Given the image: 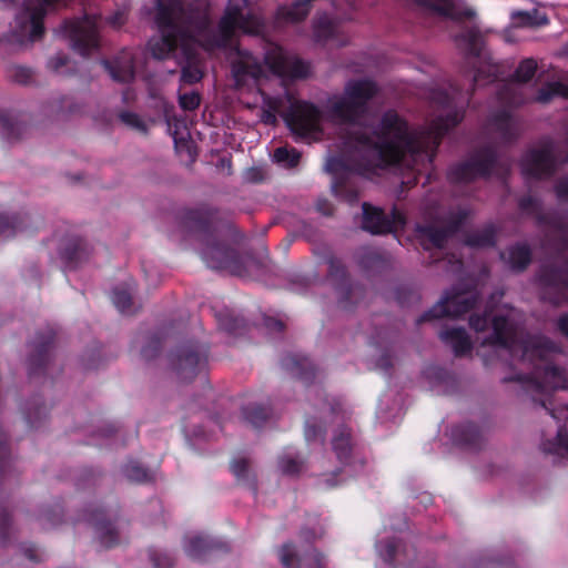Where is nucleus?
<instances>
[{"label": "nucleus", "instance_id": "f257e3e1", "mask_svg": "<svg viewBox=\"0 0 568 568\" xmlns=\"http://www.w3.org/2000/svg\"><path fill=\"white\" fill-rule=\"evenodd\" d=\"M463 115L455 111L439 116L432 131L410 130L409 123L394 109L386 110L372 133L355 131L351 140L368 155L364 169H385L403 164L432 163L440 140L457 126Z\"/></svg>", "mask_w": 568, "mask_h": 568}, {"label": "nucleus", "instance_id": "f03ea898", "mask_svg": "<svg viewBox=\"0 0 568 568\" xmlns=\"http://www.w3.org/2000/svg\"><path fill=\"white\" fill-rule=\"evenodd\" d=\"M490 323L493 332L484 343L501 346L511 354L520 352L523 363L531 367L530 373L505 377L504 383L518 382L526 390L540 394L565 386L566 372L554 363V355L561 352L557 343L541 335H528L517 341L513 321L500 311L493 317L485 312L483 315L473 314L469 318L470 327L477 332L485 331Z\"/></svg>", "mask_w": 568, "mask_h": 568}, {"label": "nucleus", "instance_id": "7ed1b4c3", "mask_svg": "<svg viewBox=\"0 0 568 568\" xmlns=\"http://www.w3.org/2000/svg\"><path fill=\"white\" fill-rule=\"evenodd\" d=\"M265 28L263 16L252 8L250 0L226 1L216 26L213 44L230 50V54H235L231 61V72L237 84H245L248 80L258 81L265 74L257 57L241 48L239 43H233L235 33L256 37L263 34Z\"/></svg>", "mask_w": 568, "mask_h": 568}, {"label": "nucleus", "instance_id": "20e7f679", "mask_svg": "<svg viewBox=\"0 0 568 568\" xmlns=\"http://www.w3.org/2000/svg\"><path fill=\"white\" fill-rule=\"evenodd\" d=\"M217 214V207L201 203L195 207L181 210L178 222L183 232L196 236L201 257L207 267L243 278L254 258L247 253L241 254L216 237L214 222Z\"/></svg>", "mask_w": 568, "mask_h": 568}, {"label": "nucleus", "instance_id": "39448f33", "mask_svg": "<svg viewBox=\"0 0 568 568\" xmlns=\"http://www.w3.org/2000/svg\"><path fill=\"white\" fill-rule=\"evenodd\" d=\"M378 91V85L371 79L351 80L343 97L332 105V112L342 123L362 125L369 113V102Z\"/></svg>", "mask_w": 568, "mask_h": 568}, {"label": "nucleus", "instance_id": "423d86ee", "mask_svg": "<svg viewBox=\"0 0 568 568\" xmlns=\"http://www.w3.org/2000/svg\"><path fill=\"white\" fill-rule=\"evenodd\" d=\"M445 295L417 321V324L435 318L458 317L473 310L479 302L478 286H453Z\"/></svg>", "mask_w": 568, "mask_h": 568}, {"label": "nucleus", "instance_id": "0eeeda50", "mask_svg": "<svg viewBox=\"0 0 568 568\" xmlns=\"http://www.w3.org/2000/svg\"><path fill=\"white\" fill-rule=\"evenodd\" d=\"M560 160L556 155V143L548 138L540 148L527 150L520 160V171L525 179L534 181L548 180L556 174Z\"/></svg>", "mask_w": 568, "mask_h": 568}, {"label": "nucleus", "instance_id": "6e6552de", "mask_svg": "<svg viewBox=\"0 0 568 568\" xmlns=\"http://www.w3.org/2000/svg\"><path fill=\"white\" fill-rule=\"evenodd\" d=\"M209 352L196 342H185L169 355L170 368L180 382H192L206 369Z\"/></svg>", "mask_w": 568, "mask_h": 568}, {"label": "nucleus", "instance_id": "1a4fd4ad", "mask_svg": "<svg viewBox=\"0 0 568 568\" xmlns=\"http://www.w3.org/2000/svg\"><path fill=\"white\" fill-rule=\"evenodd\" d=\"M60 32L69 39L71 48L82 57L90 55L99 47L95 19L89 14L81 19L64 20L60 26Z\"/></svg>", "mask_w": 568, "mask_h": 568}, {"label": "nucleus", "instance_id": "9d476101", "mask_svg": "<svg viewBox=\"0 0 568 568\" xmlns=\"http://www.w3.org/2000/svg\"><path fill=\"white\" fill-rule=\"evenodd\" d=\"M183 27L190 31L191 40L195 41L204 51L211 53L223 50V47L213 44L216 37V28L212 27L209 7L190 6L184 9Z\"/></svg>", "mask_w": 568, "mask_h": 568}, {"label": "nucleus", "instance_id": "9b49d317", "mask_svg": "<svg viewBox=\"0 0 568 568\" xmlns=\"http://www.w3.org/2000/svg\"><path fill=\"white\" fill-rule=\"evenodd\" d=\"M55 332L52 327L39 331L29 344L28 372L30 377L44 375L53 358Z\"/></svg>", "mask_w": 568, "mask_h": 568}, {"label": "nucleus", "instance_id": "f8f14e48", "mask_svg": "<svg viewBox=\"0 0 568 568\" xmlns=\"http://www.w3.org/2000/svg\"><path fill=\"white\" fill-rule=\"evenodd\" d=\"M320 118L318 108L307 101H300L291 105L283 114V119L292 133L301 139L308 138L317 128Z\"/></svg>", "mask_w": 568, "mask_h": 568}, {"label": "nucleus", "instance_id": "ddd939ff", "mask_svg": "<svg viewBox=\"0 0 568 568\" xmlns=\"http://www.w3.org/2000/svg\"><path fill=\"white\" fill-rule=\"evenodd\" d=\"M93 251L85 237L71 234L60 240L57 253L65 271H75L90 261Z\"/></svg>", "mask_w": 568, "mask_h": 568}, {"label": "nucleus", "instance_id": "4468645a", "mask_svg": "<svg viewBox=\"0 0 568 568\" xmlns=\"http://www.w3.org/2000/svg\"><path fill=\"white\" fill-rule=\"evenodd\" d=\"M313 40L320 45L335 43L337 47L348 44V38L341 29L339 21L327 12H318L312 23Z\"/></svg>", "mask_w": 568, "mask_h": 568}, {"label": "nucleus", "instance_id": "2eb2a0df", "mask_svg": "<svg viewBox=\"0 0 568 568\" xmlns=\"http://www.w3.org/2000/svg\"><path fill=\"white\" fill-rule=\"evenodd\" d=\"M332 448L338 462L344 466L353 468L354 471L357 462L361 467L363 466V460L358 457L356 440L347 426L343 425L334 432Z\"/></svg>", "mask_w": 568, "mask_h": 568}, {"label": "nucleus", "instance_id": "dca6fc26", "mask_svg": "<svg viewBox=\"0 0 568 568\" xmlns=\"http://www.w3.org/2000/svg\"><path fill=\"white\" fill-rule=\"evenodd\" d=\"M80 520L94 527L97 538L102 547L108 549L119 544L118 530L110 520H106L101 508L90 506L83 509Z\"/></svg>", "mask_w": 568, "mask_h": 568}, {"label": "nucleus", "instance_id": "f3484780", "mask_svg": "<svg viewBox=\"0 0 568 568\" xmlns=\"http://www.w3.org/2000/svg\"><path fill=\"white\" fill-rule=\"evenodd\" d=\"M161 36L149 41V48L153 58L166 59L179 47H185L190 41V31H175L159 29Z\"/></svg>", "mask_w": 568, "mask_h": 568}, {"label": "nucleus", "instance_id": "a211bd4d", "mask_svg": "<svg viewBox=\"0 0 568 568\" xmlns=\"http://www.w3.org/2000/svg\"><path fill=\"white\" fill-rule=\"evenodd\" d=\"M182 0H156L155 23L159 29L189 31L181 23L184 14Z\"/></svg>", "mask_w": 568, "mask_h": 568}, {"label": "nucleus", "instance_id": "6ab92c4d", "mask_svg": "<svg viewBox=\"0 0 568 568\" xmlns=\"http://www.w3.org/2000/svg\"><path fill=\"white\" fill-rule=\"evenodd\" d=\"M102 64L115 82L130 83L135 78V59L129 50H122L112 59H103Z\"/></svg>", "mask_w": 568, "mask_h": 568}, {"label": "nucleus", "instance_id": "aec40b11", "mask_svg": "<svg viewBox=\"0 0 568 568\" xmlns=\"http://www.w3.org/2000/svg\"><path fill=\"white\" fill-rule=\"evenodd\" d=\"M354 258L359 270L368 276L379 274L389 267L387 254L376 247L362 246L355 252Z\"/></svg>", "mask_w": 568, "mask_h": 568}, {"label": "nucleus", "instance_id": "412c9836", "mask_svg": "<svg viewBox=\"0 0 568 568\" xmlns=\"http://www.w3.org/2000/svg\"><path fill=\"white\" fill-rule=\"evenodd\" d=\"M315 0H294L290 4H280L274 12V22L278 26L297 24L305 21Z\"/></svg>", "mask_w": 568, "mask_h": 568}, {"label": "nucleus", "instance_id": "4be33fe9", "mask_svg": "<svg viewBox=\"0 0 568 568\" xmlns=\"http://www.w3.org/2000/svg\"><path fill=\"white\" fill-rule=\"evenodd\" d=\"M363 219L362 229L371 234H387L393 231V220L386 213L372 204L364 202L362 204Z\"/></svg>", "mask_w": 568, "mask_h": 568}, {"label": "nucleus", "instance_id": "5701e85b", "mask_svg": "<svg viewBox=\"0 0 568 568\" xmlns=\"http://www.w3.org/2000/svg\"><path fill=\"white\" fill-rule=\"evenodd\" d=\"M184 550L193 559H204L214 551H229L230 547L225 541L207 536H193L185 541Z\"/></svg>", "mask_w": 568, "mask_h": 568}, {"label": "nucleus", "instance_id": "b1692460", "mask_svg": "<svg viewBox=\"0 0 568 568\" xmlns=\"http://www.w3.org/2000/svg\"><path fill=\"white\" fill-rule=\"evenodd\" d=\"M489 125L505 144L517 141L519 133L513 113L507 109L495 111L488 119Z\"/></svg>", "mask_w": 568, "mask_h": 568}, {"label": "nucleus", "instance_id": "393cba45", "mask_svg": "<svg viewBox=\"0 0 568 568\" xmlns=\"http://www.w3.org/2000/svg\"><path fill=\"white\" fill-rule=\"evenodd\" d=\"M469 160L478 179H489L499 162V153L494 145L486 144L477 149Z\"/></svg>", "mask_w": 568, "mask_h": 568}, {"label": "nucleus", "instance_id": "a878e982", "mask_svg": "<svg viewBox=\"0 0 568 568\" xmlns=\"http://www.w3.org/2000/svg\"><path fill=\"white\" fill-rule=\"evenodd\" d=\"M450 437L455 444L470 450L480 449L485 440L481 430L473 423L452 427Z\"/></svg>", "mask_w": 568, "mask_h": 568}, {"label": "nucleus", "instance_id": "bb28decb", "mask_svg": "<svg viewBox=\"0 0 568 568\" xmlns=\"http://www.w3.org/2000/svg\"><path fill=\"white\" fill-rule=\"evenodd\" d=\"M212 310L220 329L230 335H241L246 332L248 323L242 315L237 314L235 310L227 306L221 308L213 307Z\"/></svg>", "mask_w": 568, "mask_h": 568}, {"label": "nucleus", "instance_id": "cd10ccee", "mask_svg": "<svg viewBox=\"0 0 568 568\" xmlns=\"http://www.w3.org/2000/svg\"><path fill=\"white\" fill-rule=\"evenodd\" d=\"M455 42L462 47L466 57L479 58L484 48V37L479 27L471 26L465 28L455 36Z\"/></svg>", "mask_w": 568, "mask_h": 568}, {"label": "nucleus", "instance_id": "c85d7f7f", "mask_svg": "<svg viewBox=\"0 0 568 568\" xmlns=\"http://www.w3.org/2000/svg\"><path fill=\"white\" fill-rule=\"evenodd\" d=\"M281 365L294 377L305 383H311L315 377V367L306 357L287 354L281 359Z\"/></svg>", "mask_w": 568, "mask_h": 568}, {"label": "nucleus", "instance_id": "c756f323", "mask_svg": "<svg viewBox=\"0 0 568 568\" xmlns=\"http://www.w3.org/2000/svg\"><path fill=\"white\" fill-rule=\"evenodd\" d=\"M439 337L444 343L452 346L456 356L464 355L471 349L469 336L463 327L442 329Z\"/></svg>", "mask_w": 568, "mask_h": 568}, {"label": "nucleus", "instance_id": "7c9ffc66", "mask_svg": "<svg viewBox=\"0 0 568 568\" xmlns=\"http://www.w3.org/2000/svg\"><path fill=\"white\" fill-rule=\"evenodd\" d=\"M424 374L434 387L439 388L438 393L440 394H450L457 387L455 376L443 367L429 366L425 369Z\"/></svg>", "mask_w": 568, "mask_h": 568}, {"label": "nucleus", "instance_id": "2f4dec72", "mask_svg": "<svg viewBox=\"0 0 568 568\" xmlns=\"http://www.w3.org/2000/svg\"><path fill=\"white\" fill-rule=\"evenodd\" d=\"M415 233L422 243L428 242L436 248H443L449 239L444 226L439 227L432 223H416Z\"/></svg>", "mask_w": 568, "mask_h": 568}, {"label": "nucleus", "instance_id": "473e14b6", "mask_svg": "<svg viewBox=\"0 0 568 568\" xmlns=\"http://www.w3.org/2000/svg\"><path fill=\"white\" fill-rule=\"evenodd\" d=\"M498 229L495 224H486L483 229L468 233L465 244L473 248L494 247L497 242Z\"/></svg>", "mask_w": 568, "mask_h": 568}, {"label": "nucleus", "instance_id": "72a5a7b5", "mask_svg": "<svg viewBox=\"0 0 568 568\" xmlns=\"http://www.w3.org/2000/svg\"><path fill=\"white\" fill-rule=\"evenodd\" d=\"M28 125L13 119L8 112L0 111V134L9 143L20 141L27 133Z\"/></svg>", "mask_w": 568, "mask_h": 568}, {"label": "nucleus", "instance_id": "f704fd0d", "mask_svg": "<svg viewBox=\"0 0 568 568\" xmlns=\"http://www.w3.org/2000/svg\"><path fill=\"white\" fill-rule=\"evenodd\" d=\"M332 192L335 197L348 204L358 202L359 190L354 181L353 173L348 176H339L336 181H333Z\"/></svg>", "mask_w": 568, "mask_h": 568}, {"label": "nucleus", "instance_id": "c9c22d12", "mask_svg": "<svg viewBox=\"0 0 568 568\" xmlns=\"http://www.w3.org/2000/svg\"><path fill=\"white\" fill-rule=\"evenodd\" d=\"M273 416L268 405L251 403L242 407V417L254 428L263 427Z\"/></svg>", "mask_w": 568, "mask_h": 568}, {"label": "nucleus", "instance_id": "e433bc0d", "mask_svg": "<svg viewBox=\"0 0 568 568\" xmlns=\"http://www.w3.org/2000/svg\"><path fill=\"white\" fill-rule=\"evenodd\" d=\"M510 18L514 26L519 28L542 27L549 23L548 16L538 9L528 11L515 10L510 13Z\"/></svg>", "mask_w": 568, "mask_h": 568}, {"label": "nucleus", "instance_id": "4c0bfd02", "mask_svg": "<svg viewBox=\"0 0 568 568\" xmlns=\"http://www.w3.org/2000/svg\"><path fill=\"white\" fill-rule=\"evenodd\" d=\"M478 179L469 158L450 165L447 170V180L452 184H469Z\"/></svg>", "mask_w": 568, "mask_h": 568}, {"label": "nucleus", "instance_id": "58836bf2", "mask_svg": "<svg viewBox=\"0 0 568 568\" xmlns=\"http://www.w3.org/2000/svg\"><path fill=\"white\" fill-rule=\"evenodd\" d=\"M325 263L327 264V278L334 284H351V273L345 262L335 255L328 253L325 255Z\"/></svg>", "mask_w": 568, "mask_h": 568}, {"label": "nucleus", "instance_id": "ea45409f", "mask_svg": "<svg viewBox=\"0 0 568 568\" xmlns=\"http://www.w3.org/2000/svg\"><path fill=\"white\" fill-rule=\"evenodd\" d=\"M257 59L261 60L260 58ZM263 64L274 75L285 77L287 73V59L280 47L270 48L265 51L261 65L263 67Z\"/></svg>", "mask_w": 568, "mask_h": 568}, {"label": "nucleus", "instance_id": "a19ab883", "mask_svg": "<svg viewBox=\"0 0 568 568\" xmlns=\"http://www.w3.org/2000/svg\"><path fill=\"white\" fill-rule=\"evenodd\" d=\"M532 252L528 244L516 243L508 248V262L514 271L521 272L531 263Z\"/></svg>", "mask_w": 568, "mask_h": 568}, {"label": "nucleus", "instance_id": "79ce46f5", "mask_svg": "<svg viewBox=\"0 0 568 568\" xmlns=\"http://www.w3.org/2000/svg\"><path fill=\"white\" fill-rule=\"evenodd\" d=\"M23 414L31 428H39L48 417V408L39 397H34L26 404Z\"/></svg>", "mask_w": 568, "mask_h": 568}, {"label": "nucleus", "instance_id": "37998d69", "mask_svg": "<svg viewBox=\"0 0 568 568\" xmlns=\"http://www.w3.org/2000/svg\"><path fill=\"white\" fill-rule=\"evenodd\" d=\"M111 298L122 314H133L140 308V305L133 300L129 286H115L112 290Z\"/></svg>", "mask_w": 568, "mask_h": 568}, {"label": "nucleus", "instance_id": "c03bdc74", "mask_svg": "<svg viewBox=\"0 0 568 568\" xmlns=\"http://www.w3.org/2000/svg\"><path fill=\"white\" fill-rule=\"evenodd\" d=\"M500 103L509 108H519L527 102L524 90L513 83L504 84L497 92Z\"/></svg>", "mask_w": 568, "mask_h": 568}, {"label": "nucleus", "instance_id": "a18cd8bd", "mask_svg": "<svg viewBox=\"0 0 568 568\" xmlns=\"http://www.w3.org/2000/svg\"><path fill=\"white\" fill-rule=\"evenodd\" d=\"M366 286H334L338 305L344 310H351L359 303L365 294Z\"/></svg>", "mask_w": 568, "mask_h": 568}, {"label": "nucleus", "instance_id": "49530a36", "mask_svg": "<svg viewBox=\"0 0 568 568\" xmlns=\"http://www.w3.org/2000/svg\"><path fill=\"white\" fill-rule=\"evenodd\" d=\"M231 470L240 484L256 493V477L251 470L247 459L240 458L233 460L231 464Z\"/></svg>", "mask_w": 568, "mask_h": 568}, {"label": "nucleus", "instance_id": "de8ad7c7", "mask_svg": "<svg viewBox=\"0 0 568 568\" xmlns=\"http://www.w3.org/2000/svg\"><path fill=\"white\" fill-rule=\"evenodd\" d=\"M122 473L126 479L138 484L149 483L154 479V475L136 460L128 462L123 466Z\"/></svg>", "mask_w": 568, "mask_h": 568}, {"label": "nucleus", "instance_id": "09e8293b", "mask_svg": "<svg viewBox=\"0 0 568 568\" xmlns=\"http://www.w3.org/2000/svg\"><path fill=\"white\" fill-rule=\"evenodd\" d=\"M24 227V222L18 213L0 212V237L13 236Z\"/></svg>", "mask_w": 568, "mask_h": 568}, {"label": "nucleus", "instance_id": "8fccbe9b", "mask_svg": "<svg viewBox=\"0 0 568 568\" xmlns=\"http://www.w3.org/2000/svg\"><path fill=\"white\" fill-rule=\"evenodd\" d=\"M300 160L301 153L295 148L278 146L273 153V161L287 169L297 166Z\"/></svg>", "mask_w": 568, "mask_h": 568}, {"label": "nucleus", "instance_id": "3c124183", "mask_svg": "<svg viewBox=\"0 0 568 568\" xmlns=\"http://www.w3.org/2000/svg\"><path fill=\"white\" fill-rule=\"evenodd\" d=\"M541 449L546 454L554 455H561L562 452L568 453V432L559 428L555 438L541 443Z\"/></svg>", "mask_w": 568, "mask_h": 568}, {"label": "nucleus", "instance_id": "603ef678", "mask_svg": "<svg viewBox=\"0 0 568 568\" xmlns=\"http://www.w3.org/2000/svg\"><path fill=\"white\" fill-rule=\"evenodd\" d=\"M537 71V62L534 59H524L511 74V82L524 84L529 82Z\"/></svg>", "mask_w": 568, "mask_h": 568}, {"label": "nucleus", "instance_id": "864d4df0", "mask_svg": "<svg viewBox=\"0 0 568 568\" xmlns=\"http://www.w3.org/2000/svg\"><path fill=\"white\" fill-rule=\"evenodd\" d=\"M37 519L42 529L53 528L62 523L63 509L60 505L43 508Z\"/></svg>", "mask_w": 568, "mask_h": 568}, {"label": "nucleus", "instance_id": "5fc2aeb1", "mask_svg": "<svg viewBox=\"0 0 568 568\" xmlns=\"http://www.w3.org/2000/svg\"><path fill=\"white\" fill-rule=\"evenodd\" d=\"M540 298L555 306L568 303V286H541Z\"/></svg>", "mask_w": 568, "mask_h": 568}, {"label": "nucleus", "instance_id": "6e6d98bb", "mask_svg": "<svg viewBox=\"0 0 568 568\" xmlns=\"http://www.w3.org/2000/svg\"><path fill=\"white\" fill-rule=\"evenodd\" d=\"M379 556L383 558L385 562L392 564L396 559L400 542L395 538H389L385 540H381L376 545Z\"/></svg>", "mask_w": 568, "mask_h": 568}, {"label": "nucleus", "instance_id": "4d7b16f0", "mask_svg": "<svg viewBox=\"0 0 568 568\" xmlns=\"http://www.w3.org/2000/svg\"><path fill=\"white\" fill-rule=\"evenodd\" d=\"M326 171L333 175V181H336L339 176H348L353 173L348 162L339 156L328 159Z\"/></svg>", "mask_w": 568, "mask_h": 568}, {"label": "nucleus", "instance_id": "13d9d810", "mask_svg": "<svg viewBox=\"0 0 568 568\" xmlns=\"http://www.w3.org/2000/svg\"><path fill=\"white\" fill-rule=\"evenodd\" d=\"M163 336L161 333H154L148 336L145 344L142 346L141 356L145 361H151L158 356L162 347Z\"/></svg>", "mask_w": 568, "mask_h": 568}, {"label": "nucleus", "instance_id": "bf43d9fd", "mask_svg": "<svg viewBox=\"0 0 568 568\" xmlns=\"http://www.w3.org/2000/svg\"><path fill=\"white\" fill-rule=\"evenodd\" d=\"M119 120L125 124L126 126L134 129L141 133L146 134L148 133V125L146 123L141 119V116L132 111H122L119 113Z\"/></svg>", "mask_w": 568, "mask_h": 568}, {"label": "nucleus", "instance_id": "052dcab7", "mask_svg": "<svg viewBox=\"0 0 568 568\" xmlns=\"http://www.w3.org/2000/svg\"><path fill=\"white\" fill-rule=\"evenodd\" d=\"M149 558L154 568H172L175 561L171 554L156 548L149 549Z\"/></svg>", "mask_w": 568, "mask_h": 568}, {"label": "nucleus", "instance_id": "680f3d73", "mask_svg": "<svg viewBox=\"0 0 568 568\" xmlns=\"http://www.w3.org/2000/svg\"><path fill=\"white\" fill-rule=\"evenodd\" d=\"M467 217H468V212L465 210H459L458 212L453 213L447 219L446 225L444 226V229H445L447 235L449 236V239L459 232V230L465 224Z\"/></svg>", "mask_w": 568, "mask_h": 568}, {"label": "nucleus", "instance_id": "e2e57ef3", "mask_svg": "<svg viewBox=\"0 0 568 568\" xmlns=\"http://www.w3.org/2000/svg\"><path fill=\"white\" fill-rule=\"evenodd\" d=\"M281 470L286 475H296L303 468V460L298 456L284 455L278 460Z\"/></svg>", "mask_w": 568, "mask_h": 568}, {"label": "nucleus", "instance_id": "0e129e2a", "mask_svg": "<svg viewBox=\"0 0 568 568\" xmlns=\"http://www.w3.org/2000/svg\"><path fill=\"white\" fill-rule=\"evenodd\" d=\"M325 427L317 423L316 418H308L305 422V438L311 442H323L325 437Z\"/></svg>", "mask_w": 568, "mask_h": 568}, {"label": "nucleus", "instance_id": "69168bd1", "mask_svg": "<svg viewBox=\"0 0 568 568\" xmlns=\"http://www.w3.org/2000/svg\"><path fill=\"white\" fill-rule=\"evenodd\" d=\"M33 72L30 68L14 65L8 70V78L18 84H28L32 80Z\"/></svg>", "mask_w": 568, "mask_h": 568}, {"label": "nucleus", "instance_id": "338daca9", "mask_svg": "<svg viewBox=\"0 0 568 568\" xmlns=\"http://www.w3.org/2000/svg\"><path fill=\"white\" fill-rule=\"evenodd\" d=\"M322 412H328L335 418L341 416V418L344 419L346 416V408L344 402L341 398L336 397H332L329 399L326 398L323 403Z\"/></svg>", "mask_w": 568, "mask_h": 568}, {"label": "nucleus", "instance_id": "774afa93", "mask_svg": "<svg viewBox=\"0 0 568 568\" xmlns=\"http://www.w3.org/2000/svg\"><path fill=\"white\" fill-rule=\"evenodd\" d=\"M310 74V64L302 59H295L292 62L287 61V73L295 79H305Z\"/></svg>", "mask_w": 568, "mask_h": 568}]
</instances>
